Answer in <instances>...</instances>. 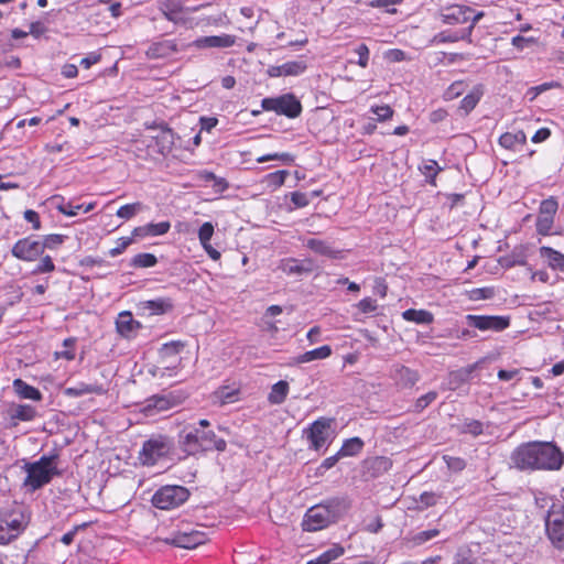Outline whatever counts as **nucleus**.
<instances>
[{
	"mask_svg": "<svg viewBox=\"0 0 564 564\" xmlns=\"http://www.w3.org/2000/svg\"><path fill=\"white\" fill-rule=\"evenodd\" d=\"M458 41H465L468 44L473 43V39L470 37V29H460L457 31H442L434 35L432 43L435 44H445V43H455Z\"/></svg>",
	"mask_w": 564,
	"mask_h": 564,
	"instance_id": "obj_24",
	"label": "nucleus"
},
{
	"mask_svg": "<svg viewBox=\"0 0 564 564\" xmlns=\"http://www.w3.org/2000/svg\"><path fill=\"white\" fill-rule=\"evenodd\" d=\"M285 198H290V200H291V205H288L285 208L289 213H291L295 209H299V208H304L311 203V199H310V196L307 193L297 192V191L290 193L289 195L285 196Z\"/></svg>",
	"mask_w": 564,
	"mask_h": 564,
	"instance_id": "obj_40",
	"label": "nucleus"
},
{
	"mask_svg": "<svg viewBox=\"0 0 564 564\" xmlns=\"http://www.w3.org/2000/svg\"><path fill=\"white\" fill-rule=\"evenodd\" d=\"M177 443L187 456H196L207 452H225L227 442L218 437L213 430H200L196 425H186L177 435Z\"/></svg>",
	"mask_w": 564,
	"mask_h": 564,
	"instance_id": "obj_2",
	"label": "nucleus"
},
{
	"mask_svg": "<svg viewBox=\"0 0 564 564\" xmlns=\"http://www.w3.org/2000/svg\"><path fill=\"white\" fill-rule=\"evenodd\" d=\"M468 326L477 328L479 330H492L502 332L510 325V318L508 316L497 315H471L466 316Z\"/></svg>",
	"mask_w": 564,
	"mask_h": 564,
	"instance_id": "obj_11",
	"label": "nucleus"
},
{
	"mask_svg": "<svg viewBox=\"0 0 564 564\" xmlns=\"http://www.w3.org/2000/svg\"><path fill=\"white\" fill-rule=\"evenodd\" d=\"M527 143V135L522 130L514 133L506 132L499 137V144L507 150H516L518 145Z\"/></svg>",
	"mask_w": 564,
	"mask_h": 564,
	"instance_id": "obj_32",
	"label": "nucleus"
},
{
	"mask_svg": "<svg viewBox=\"0 0 564 564\" xmlns=\"http://www.w3.org/2000/svg\"><path fill=\"white\" fill-rule=\"evenodd\" d=\"M207 536L204 532L198 530H178L174 532L171 538L165 541L174 546L183 549H194L200 544H204Z\"/></svg>",
	"mask_w": 564,
	"mask_h": 564,
	"instance_id": "obj_13",
	"label": "nucleus"
},
{
	"mask_svg": "<svg viewBox=\"0 0 564 564\" xmlns=\"http://www.w3.org/2000/svg\"><path fill=\"white\" fill-rule=\"evenodd\" d=\"M402 318L419 325H430L434 321V315L426 310L409 308L402 313Z\"/></svg>",
	"mask_w": 564,
	"mask_h": 564,
	"instance_id": "obj_31",
	"label": "nucleus"
},
{
	"mask_svg": "<svg viewBox=\"0 0 564 564\" xmlns=\"http://www.w3.org/2000/svg\"><path fill=\"white\" fill-rule=\"evenodd\" d=\"M355 53L358 55L357 64L365 68L369 64V48L366 44L361 43L355 48Z\"/></svg>",
	"mask_w": 564,
	"mask_h": 564,
	"instance_id": "obj_62",
	"label": "nucleus"
},
{
	"mask_svg": "<svg viewBox=\"0 0 564 564\" xmlns=\"http://www.w3.org/2000/svg\"><path fill=\"white\" fill-rule=\"evenodd\" d=\"M36 415V410L30 404H17L9 409V416L12 425H17L19 421L29 422Z\"/></svg>",
	"mask_w": 564,
	"mask_h": 564,
	"instance_id": "obj_25",
	"label": "nucleus"
},
{
	"mask_svg": "<svg viewBox=\"0 0 564 564\" xmlns=\"http://www.w3.org/2000/svg\"><path fill=\"white\" fill-rule=\"evenodd\" d=\"M541 258L547 261L553 270L564 272V254L551 247L543 246L539 249Z\"/></svg>",
	"mask_w": 564,
	"mask_h": 564,
	"instance_id": "obj_27",
	"label": "nucleus"
},
{
	"mask_svg": "<svg viewBox=\"0 0 564 564\" xmlns=\"http://www.w3.org/2000/svg\"><path fill=\"white\" fill-rule=\"evenodd\" d=\"M334 419L321 416L303 430V435L310 443V448L319 451L330 444V429Z\"/></svg>",
	"mask_w": 564,
	"mask_h": 564,
	"instance_id": "obj_8",
	"label": "nucleus"
},
{
	"mask_svg": "<svg viewBox=\"0 0 564 564\" xmlns=\"http://www.w3.org/2000/svg\"><path fill=\"white\" fill-rule=\"evenodd\" d=\"M149 228H150V237H156V236L165 235L170 230L171 224H170V221H161L158 224L150 223Z\"/></svg>",
	"mask_w": 564,
	"mask_h": 564,
	"instance_id": "obj_64",
	"label": "nucleus"
},
{
	"mask_svg": "<svg viewBox=\"0 0 564 564\" xmlns=\"http://www.w3.org/2000/svg\"><path fill=\"white\" fill-rule=\"evenodd\" d=\"M108 392V387L102 383L93 382H77L73 387H67L64 390V394L70 398H79L86 394L104 395Z\"/></svg>",
	"mask_w": 564,
	"mask_h": 564,
	"instance_id": "obj_19",
	"label": "nucleus"
},
{
	"mask_svg": "<svg viewBox=\"0 0 564 564\" xmlns=\"http://www.w3.org/2000/svg\"><path fill=\"white\" fill-rule=\"evenodd\" d=\"M558 209V202L554 196L543 199L539 207V215L554 219Z\"/></svg>",
	"mask_w": 564,
	"mask_h": 564,
	"instance_id": "obj_43",
	"label": "nucleus"
},
{
	"mask_svg": "<svg viewBox=\"0 0 564 564\" xmlns=\"http://www.w3.org/2000/svg\"><path fill=\"white\" fill-rule=\"evenodd\" d=\"M177 52V44L174 40H161L153 42L147 50L149 58H166Z\"/></svg>",
	"mask_w": 564,
	"mask_h": 564,
	"instance_id": "obj_22",
	"label": "nucleus"
},
{
	"mask_svg": "<svg viewBox=\"0 0 564 564\" xmlns=\"http://www.w3.org/2000/svg\"><path fill=\"white\" fill-rule=\"evenodd\" d=\"M508 464L511 469L525 474L558 471L564 466V452L554 442H524L510 453Z\"/></svg>",
	"mask_w": 564,
	"mask_h": 564,
	"instance_id": "obj_1",
	"label": "nucleus"
},
{
	"mask_svg": "<svg viewBox=\"0 0 564 564\" xmlns=\"http://www.w3.org/2000/svg\"><path fill=\"white\" fill-rule=\"evenodd\" d=\"M441 496L440 495H436L434 492H429V491H424L420 495V498L417 500V502L420 503V506H417V510H424L426 508H430V507H433L437 503V501L440 500Z\"/></svg>",
	"mask_w": 564,
	"mask_h": 564,
	"instance_id": "obj_50",
	"label": "nucleus"
},
{
	"mask_svg": "<svg viewBox=\"0 0 564 564\" xmlns=\"http://www.w3.org/2000/svg\"><path fill=\"white\" fill-rule=\"evenodd\" d=\"M142 207H143L142 203H140V202L132 203V204H126L117 210L116 215L119 218L129 220V219L133 218L139 212H141Z\"/></svg>",
	"mask_w": 564,
	"mask_h": 564,
	"instance_id": "obj_45",
	"label": "nucleus"
},
{
	"mask_svg": "<svg viewBox=\"0 0 564 564\" xmlns=\"http://www.w3.org/2000/svg\"><path fill=\"white\" fill-rule=\"evenodd\" d=\"M462 432L478 436L484 433V424L478 420H466L462 426Z\"/></svg>",
	"mask_w": 564,
	"mask_h": 564,
	"instance_id": "obj_52",
	"label": "nucleus"
},
{
	"mask_svg": "<svg viewBox=\"0 0 564 564\" xmlns=\"http://www.w3.org/2000/svg\"><path fill=\"white\" fill-rule=\"evenodd\" d=\"M444 462L446 463V466L449 470L454 473H459L466 467V462L462 457H455L449 455L443 456Z\"/></svg>",
	"mask_w": 564,
	"mask_h": 564,
	"instance_id": "obj_54",
	"label": "nucleus"
},
{
	"mask_svg": "<svg viewBox=\"0 0 564 564\" xmlns=\"http://www.w3.org/2000/svg\"><path fill=\"white\" fill-rule=\"evenodd\" d=\"M156 263L158 258L149 252L138 253L130 261V265L133 268H152Z\"/></svg>",
	"mask_w": 564,
	"mask_h": 564,
	"instance_id": "obj_41",
	"label": "nucleus"
},
{
	"mask_svg": "<svg viewBox=\"0 0 564 564\" xmlns=\"http://www.w3.org/2000/svg\"><path fill=\"white\" fill-rule=\"evenodd\" d=\"M161 10L169 21L176 24L186 23L183 0H165Z\"/></svg>",
	"mask_w": 564,
	"mask_h": 564,
	"instance_id": "obj_23",
	"label": "nucleus"
},
{
	"mask_svg": "<svg viewBox=\"0 0 564 564\" xmlns=\"http://www.w3.org/2000/svg\"><path fill=\"white\" fill-rule=\"evenodd\" d=\"M545 530L554 546L564 547V507L551 508L545 518Z\"/></svg>",
	"mask_w": 564,
	"mask_h": 564,
	"instance_id": "obj_9",
	"label": "nucleus"
},
{
	"mask_svg": "<svg viewBox=\"0 0 564 564\" xmlns=\"http://www.w3.org/2000/svg\"><path fill=\"white\" fill-rule=\"evenodd\" d=\"M261 107L265 111H273L288 118H297L302 112L301 101L295 95L289 93L278 97L263 98Z\"/></svg>",
	"mask_w": 564,
	"mask_h": 564,
	"instance_id": "obj_7",
	"label": "nucleus"
},
{
	"mask_svg": "<svg viewBox=\"0 0 564 564\" xmlns=\"http://www.w3.org/2000/svg\"><path fill=\"white\" fill-rule=\"evenodd\" d=\"M332 355V348L329 345H324L318 348L305 351L293 358L292 365L306 364L314 360L326 359Z\"/></svg>",
	"mask_w": 564,
	"mask_h": 564,
	"instance_id": "obj_26",
	"label": "nucleus"
},
{
	"mask_svg": "<svg viewBox=\"0 0 564 564\" xmlns=\"http://www.w3.org/2000/svg\"><path fill=\"white\" fill-rule=\"evenodd\" d=\"M239 394V389H232L228 386L219 387L216 391V395L224 403L234 402L237 400V395Z\"/></svg>",
	"mask_w": 564,
	"mask_h": 564,
	"instance_id": "obj_51",
	"label": "nucleus"
},
{
	"mask_svg": "<svg viewBox=\"0 0 564 564\" xmlns=\"http://www.w3.org/2000/svg\"><path fill=\"white\" fill-rule=\"evenodd\" d=\"M141 327V323L134 319L132 314L128 311L121 312L116 321L117 332L128 339L135 337Z\"/></svg>",
	"mask_w": 564,
	"mask_h": 564,
	"instance_id": "obj_20",
	"label": "nucleus"
},
{
	"mask_svg": "<svg viewBox=\"0 0 564 564\" xmlns=\"http://www.w3.org/2000/svg\"><path fill=\"white\" fill-rule=\"evenodd\" d=\"M13 389H14V392L21 399H29V400H33V401H41L42 398H43L41 391L37 388H35L33 386H30L29 383H26L22 379H15L13 381Z\"/></svg>",
	"mask_w": 564,
	"mask_h": 564,
	"instance_id": "obj_29",
	"label": "nucleus"
},
{
	"mask_svg": "<svg viewBox=\"0 0 564 564\" xmlns=\"http://www.w3.org/2000/svg\"><path fill=\"white\" fill-rule=\"evenodd\" d=\"M186 343L183 340H171L164 343L159 349V357L162 361H167L170 358L176 357L183 351Z\"/></svg>",
	"mask_w": 564,
	"mask_h": 564,
	"instance_id": "obj_34",
	"label": "nucleus"
},
{
	"mask_svg": "<svg viewBox=\"0 0 564 564\" xmlns=\"http://www.w3.org/2000/svg\"><path fill=\"white\" fill-rule=\"evenodd\" d=\"M437 398V392L430 391L423 395H421L414 404V410L416 412H422L425 408H427L433 401Z\"/></svg>",
	"mask_w": 564,
	"mask_h": 564,
	"instance_id": "obj_56",
	"label": "nucleus"
},
{
	"mask_svg": "<svg viewBox=\"0 0 564 564\" xmlns=\"http://www.w3.org/2000/svg\"><path fill=\"white\" fill-rule=\"evenodd\" d=\"M58 454L43 455L36 462L25 463L26 477L23 486L35 491L50 484L55 476H61L57 468Z\"/></svg>",
	"mask_w": 564,
	"mask_h": 564,
	"instance_id": "obj_3",
	"label": "nucleus"
},
{
	"mask_svg": "<svg viewBox=\"0 0 564 564\" xmlns=\"http://www.w3.org/2000/svg\"><path fill=\"white\" fill-rule=\"evenodd\" d=\"M66 236L59 235V234H51L43 237L42 240H40V245H42V251L44 252L45 249L54 250L58 248L63 242L65 241Z\"/></svg>",
	"mask_w": 564,
	"mask_h": 564,
	"instance_id": "obj_46",
	"label": "nucleus"
},
{
	"mask_svg": "<svg viewBox=\"0 0 564 564\" xmlns=\"http://www.w3.org/2000/svg\"><path fill=\"white\" fill-rule=\"evenodd\" d=\"M404 0H371L367 4L371 8L386 9L389 13H394L395 9H390V7H394L401 4Z\"/></svg>",
	"mask_w": 564,
	"mask_h": 564,
	"instance_id": "obj_57",
	"label": "nucleus"
},
{
	"mask_svg": "<svg viewBox=\"0 0 564 564\" xmlns=\"http://www.w3.org/2000/svg\"><path fill=\"white\" fill-rule=\"evenodd\" d=\"M11 254L20 261L34 262L43 254L42 245L32 236L24 237L12 246Z\"/></svg>",
	"mask_w": 564,
	"mask_h": 564,
	"instance_id": "obj_10",
	"label": "nucleus"
},
{
	"mask_svg": "<svg viewBox=\"0 0 564 564\" xmlns=\"http://www.w3.org/2000/svg\"><path fill=\"white\" fill-rule=\"evenodd\" d=\"M75 344H76L75 337H68V338L64 339L63 346L65 347V349L61 350V351H56L55 358L56 359H66L68 361L74 360L75 359V350H74Z\"/></svg>",
	"mask_w": 564,
	"mask_h": 564,
	"instance_id": "obj_47",
	"label": "nucleus"
},
{
	"mask_svg": "<svg viewBox=\"0 0 564 564\" xmlns=\"http://www.w3.org/2000/svg\"><path fill=\"white\" fill-rule=\"evenodd\" d=\"M371 111L377 116L378 121L391 119L394 112L388 105L372 107Z\"/></svg>",
	"mask_w": 564,
	"mask_h": 564,
	"instance_id": "obj_63",
	"label": "nucleus"
},
{
	"mask_svg": "<svg viewBox=\"0 0 564 564\" xmlns=\"http://www.w3.org/2000/svg\"><path fill=\"white\" fill-rule=\"evenodd\" d=\"M332 523L328 513H326V510L318 503L306 511L302 527L304 531L315 532L327 528Z\"/></svg>",
	"mask_w": 564,
	"mask_h": 564,
	"instance_id": "obj_12",
	"label": "nucleus"
},
{
	"mask_svg": "<svg viewBox=\"0 0 564 564\" xmlns=\"http://www.w3.org/2000/svg\"><path fill=\"white\" fill-rule=\"evenodd\" d=\"M304 246L319 256L336 259L339 254V251L334 250L333 247L325 240L310 238L304 242Z\"/></svg>",
	"mask_w": 564,
	"mask_h": 564,
	"instance_id": "obj_28",
	"label": "nucleus"
},
{
	"mask_svg": "<svg viewBox=\"0 0 564 564\" xmlns=\"http://www.w3.org/2000/svg\"><path fill=\"white\" fill-rule=\"evenodd\" d=\"M440 534V531L437 529H431L426 531H421L412 536L411 541L414 545H421L434 538H436Z\"/></svg>",
	"mask_w": 564,
	"mask_h": 564,
	"instance_id": "obj_55",
	"label": "nucleus"
},
{
	"mask_svg": "<svg viewBox=\"0 0 564 564\" xmlns=\"http://www.w3.org/2000/svg\"><path fill=\"white\" fill-rule=\"evenodd\" d=\"M484 91L485 89L482 84L474 86L473 89L460 100L459 108L464 110L465 113H469L480 101L484 96Z\"/></svg>",
	"mask_w": 564,
	"mask_h": 564,
	"instance_id": "obj_30",
	"label": "nucleus"
},
{
	"mask_svg": "<svg viewBox=\"0 0 564 564\" xmlns=\"http://www.w3.org/2000/svg\"><path fill=\"white\" fill-rule=\"evenodd\" d=\"M443 169L435 160H425L419 171L425 176V182L432 186H436V176Z\"/></svg>",
	"mask_w": 564,
	"mask_h": 564,
	"instance_id": "obj_35",
	"label": "nucleus"
},
{
	"mask_svg": "<svg viewBox=\"0 0 564 564\" xmlns=\"http://www.w3.org/2000/svg\"><path fill=\"white\" fill-rule=\"evenodd\" d=\"M356 307L362 314H370L377 311L378 304L376 300L371 297H365L357 303Z\"/></svg>",
	"mask_w": 564,
	"mask_h": 564,
	"instance_id": "obj_58",
	"label": "nucleus"
},
{
	"mask_svg": "<svg viewBox=\"0 0 564 564\" xmlns=\"http://www.w3.org/2000/svg\"><path fill=\"white\" fill-rule=\"evenodd\" d=\"M37 260H40L39 263L31 271L32 275H40L55 271V264L51 256L42 254Z\"/></svg>",
	"mask_w": 564,
	"mask_h": 564,
	"instance_id": "obj_42",
	"label": "nucleus"
},
{
	"mask_svg": "<svg viewBox=\"0 0 564 564\" xmlns=\"http://www.w3.org/2000/svg\"><path fill=\"white\" fill-rule=\"evenodd\" d=\"M214 235V225L209 221L204 223L198 230V239L200 245L210 242Z\"/></svg>",
	"mask_w": 564,
	"mask_h": 564,
	"instance_id": "obj_59",
	"label": "nucleus"
},
{
	"mask_svg": "<svg viewBox=\"0 0 564 564\" xmlns=\"http://www.w3.org/2000/svg\"><path fill=\"white\" fill-rule=\"evenodd\" d=\"M155 143L159 147V152L161 154H166L171 152L174 145V132L170 128H164L160 131V133L155 137Z\"/></svg>",
	"mask_w": 564,
	"mask_h": 564,
	"instance_id": "obj_38",
	"label": "nucleus"
},
{
	"mask_svg": "<svg viewBox=\"0 0 564 564\" xmlns=\"http://www.w3.org/2000/svg\"><path fill=\"white\" fill-rule=\"evenodd\" d=\"M290 386L288 381L280 380L274 383L268 394V402L273 405L282 404L289 394Z\"/></svg>",
	"mask_w": 564,
	"mask_h": 564,
	"instance_id": "obj_33",
	"label": "nucleus"
},
{
	"mask_svg": "<svg viewBox=\"0 0 564 564\" xmlns=\"http://www.w3.org/2000/svg\"><path fill=\"white\" fill-rule=\"evenodd\" d=\"M189 498L187 488L177 485H167L159 488L152 496L153 507L161 510H171L182 506Z\"/></svg>",
	"mask_w": 564,
	"mask_h": 564,
	"instance_id": "obj_5",
	"label": "nucleus"
},
{
	"mask_svg": "<svg viewBox=\"0 0 564 564\" xmlns=\"http://www.w3.org/2000/svg\"><path fill=\"white\" fill-rule=\"evenodd\" d=\"M538 43L535 37H524L522 35H516L511 39V44L519 51H523L525 47L530 45H534Z\"/></svg>",
	"mask_w": 564,
	"mask_h": 564,
	"instance_id": "obj_60",
	"label": "nucleus"
},
{
	"mask_svg": "<svg viewBox=\"0 0 564 564\" xmlns=\"http://www.w3.org/2000/svg\"><path fill=\"white\" fill-rule=\"evenodd\" d=\"M236 43V36L231 34L209 35L197 37L192 46L196 48H227Z\"/></svg>",
	"mask_w": 564,
	"mask_h": 564,
	"instance_id": "obj_16",
	"label": "nucleus"
},
{
	"mask_svg": "<svg viewBox=\"0 0 564 564\" xmlns=\"http://www.w3.org/2000/svg\"><path fill=\"white\" fill-rule=\"evenodd\" d=\"M321 505L334 523L350 509L351 501L348 497H333L322 501Z\"/></svg>",
	"mask_w": 564,
	"mask_h": 564,
	"instance_id": "obj_17",
	"label": "nucleus"
},
{
	"mask_svg": "<svg viewBox=\"0 0 564 564\" xmlns=\"http://www.w3.org/2000/svg\"><path fill=\"white\" fill-rule=\"evenodd\" d=\"M364 445V441L358 436L345 440L340 449L338 451V456H356L362 451Z\"/></svg>",
	"mask_w": 564,
	"mask_h": 564,
	"instance_id": "obj_37",
	"label": "nucleus"
},
{
	"mask_svg": "<svg viewBox=\"0 0 564 564\" xmlns=\"http://www.w3.org/2000/svg\"><path fill=\"white\" fill-rule=\"evenodd\" d=\"M172 448L173 443L167 436L158 435L143 443L139 459L143 465L153 466L167 457Z\"/></svg>",
	"mask_w": 564,
	"mask_h": 564,
	"instance_id": "obj_6",
	"label": "nucleus"
},
{
	"mask_svg": "<svg viewBox=\"0 0 564 564\" xmlns=\"http://www.w3.org/2000/svg\"><path fill=\"white\" fill-rule=\"evenodd\" d=\"M133 242L132 237H121L118 239L117 246L109 250V256L115 258L123 253V251Z\"/></svg>",
	"mask_w": 564,
	"mask_h": 564,
	"instance_id": "obj_61",
	"label": "nucleus"
},
{
	"mask_svg": "<svg viewBox=\"0 0 564 564\" xmlns=\"http://www.w3.org/2000/svg\"><path fill=\"white\" fill-rule=\"evenodd\" d=\"M286 275L308 274L313 271V261L311 259L297 260L294 258L283 259L279 267Z\"/></svg>",
	"mask_w": 564,
	"mask_h": 564,
	"instance_id": "obj_21",
	"label": "nucleus"
},
{
	"mask_svg": "<svg viewBox=\"0 0 564 564\" xmlns=\"http://www.w3.org/2000/svg\"><path fill=\"white\" fill-rule=\"evenodd\" d=\"M56 198L62 200V203L59 205H57L56 208L63 215L73 217V216H76L78 214V212L82 210V208H83L82 204L74 205L70 202H65L64 197H62V196H54V199H56Z\"/></svg>",
	"mask_w": 564,
	"mask_h": 564,
	"instance_id": "obj_48",
	"label": "nucleus"
},
{
	"mask_svg": "<svg viewBox=\"0 0 564 564\" xmlns=\"http://www.w3.org/2000/svg\"><path fill=\"white\" fill-rule=\"evenodd\" d=\"M30 516L22 506L0 511V545L15 540L28 527Z\"/></svg>",
	"mask_w": 564,
	"mask_h": 564,
	"instance_id": "obj_4",
	"label": "nucleus"
},
{
	"mask_svg": "<svg viewBox=\"0 0 564 564\" xmlns=\"http://www.w3.org/2000/svg\"><path fill=\"white\" fill-rule=\"evenodd\" d=\"M474 9L464 4H452L441 10V20L444 24L456 25L468 23Z\"/></svg>",
	"mask_w": 564,
	"mask_h": 564,
	"instance_id": "obj_14",
	"label": "nucleus"
},
{
	"mask_svg": "<svg viewBox=\"0 0 564 564\" xmlns=\"http://www.w3.org/2000/svg\"><path fill=\"white\" fill-rule=\"evenodd\" d=\"M144 308L149 310L151 314L161 315L172 311L173 302L169 297H158L144 302Z\"/></svg>",
	"mask_w": 564,
	"mask_h": 564,
	"instance_id": "obj_36",
	"label": "nucleus"
},
{
	"mask_svg": "<svg viewBox=\"0 0 564 564\" xmlns=\"http://www.w3.org/2000/svg\"><path fill=\"white\" fill-rule=\"evenodd\" d=\"M288 175L289 172L286 170L275 171L265 175L264 182L267 183L268 187L276 189L284 184Z\"/></svg>",
	"mask_w": 564,
	"mask_h": 564,
	"instance_id": "obj_44",
	"label": "nucleus"
},
{
	"mask_svg": "<svg viewBox=\"0 0 564 564\" xmlns=\"http://www.w3.org/2000/svg\"><path fill=\"white\" fill-rule=\"evenodd\" d=\"M345 550L340 545H334L326 550L317 557L310 560L306 564H329L330 562L339 558L344 554Z\"/></svg>",
	"mask_w": 564,
	"mask_h": 564,
	"instance_id": "obj_39",
	"label": "nucleus"
},
{
	"mask_svg": "<svg viewBox=\"0 0 564 564\" xmlns=\"http://www.w3.org/2000/svg\"><path fill=\"white\" fill-rule=\"evenodd\" d=\"M554 219L544 217L538 214L536 221H535V228L538 234L542 236H547L551 232V229L553 227Z\"/></svg>",
	"mask_w": 564,
	"mask_h": 564,
	"instance_id": "obj_53",
	"label": "nucleus"
},
{
	"mask_svg": "<svg viewBox=\"0 0 564 564\" xmlns=\"http://www.w3.org/2000/svg\"><path fill=\"white\" fill-rule=\"evenodd\" d=\"M271 160H280L283 163L288 165H292L294 163V156L291 153L283 152V153H269L265 155H262L257 159L258 163H264Z\"/></svg>",
	"mask_w": 564,
	"mask_h": 564,
	"instance_id": "obj_49",
	"label": "nucleus"
},
{
	"mask_svg": "<svg viewBox=\"0 0 564 564\" xmlns=\"http://www.w3.org/2000/svg\"><path fill=\"white\" fill-rule=\"evenodd\" d=\"M307 68L304 61H289L282 65H271L267 69L269 77L299 76Z\"/></svg>",
	"mask_w": 564,
	"mask_h": 564,
	"instance_id": "obj_18",
	"label": "nucleus"
},
{
	"mask_svg": "<svg viewBox=\"0 0 564 564\" xmlns=\"http://www.w3.org/2000/svg\"><path fill=\"white\" fill-rule=\"evenodd\" d=\"M390 377L400 389L412 388L420 380V373L416 370L401 364L392 366Z\"/></svg>",
	"mask_w": 564,
	"mask_h": 564,
	"instance_id": "obj_15",
	"label": "nucleus"
}]
</instances>
